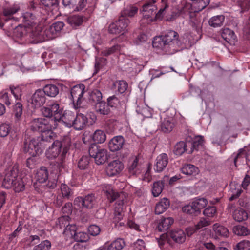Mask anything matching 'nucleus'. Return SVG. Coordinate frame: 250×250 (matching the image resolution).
<instances>
[{"label": "nucleus", "mask_w": 250, "mask_h": 250, "mask_svg": "<svg viewBox=\"0 0 250 250\" xmlns=\"http://www.w3.org/2000/svg\"><path fill=\"white\" fill-rule=\"evenodd\" d=\"M71 146V139L69 136H64L61 140L55 141L46 151L47 158L52 159L56 158L62 151L61 158L54 162V169L60 172L63 168V160Z\"/></svg>", "instance_id": "1"}, {"label": "nucleus", "mask_w": 250, "mask_h": 250, "mask_svg": "<svg viewBox=\"0 0 250 250\" xmlns=\"http://www.w3.org/2000/svg\"><path fill=\"white\" fill-rule=\"evenodd\" d=\"M178 37L177 32L168 30L164 35L154 38L153 47L161 49L167 54H174L178 51L181 45Z\"/></svg>", "instance_id": "2"}, {"label": "nucleus", "mask_w": 250, "mask_h": 250, "mask_svg": "<svg viewBox=\"0 0 250 250\" xmlns=\"http://www.w3.org/2000/svg\"><path fill=\"white\" fill-rule=\"evenodd\" d=\"M23 18L26 23L24 26H17L15 29L14 34L16 37L22 39L29 38V42L30 43L33 38L30 36V34L34 32L36 33V26L39 22L36 21V17L34 13L30 12H26L23 14Z\"/></svg>", "instance_id": "3"}, {"label": "nucleus", "mask_w": 250, "mask_h": 250, "mask_svg": "<svg viewBox=\"0 0 250 250\" xmlns=\"http://www.w3.org/2000/svg\"><path fill=\"white\" fill-rule=\"evenodd\" d=\"M18 173V166L16 165L7 169L2 182V186L6 188H13L16 192L22 191L24 185Z\"/></svg>", "instance_id": "4"}, {"label": "nucleus", "mask_w": 250, "mask_h": 250, "mask_svg": "<svg viewBox=\"0 0 250 250\" xmlns=\"http://www.w3.org/2000/svg\"><path fill=\"white\" fill-rule=\"evenodd\" d=\"M39 138H32L29 142L26 140L24 142V151L31 156L28 158L26 162V166L30 169L34 168L37 164L36 157L42 153Z\"/></svg>", "instance_id": "5"}, {"label": "nucleus", "mask_w": 250, "mask_h": 250, "mask_svg": "<svg viewBox=\"0 0 250 250\" xmlns=\"http://www.w3.org/2000/svg\"><path fill=\"white\" fill-rule=\"evenodd\" d=\"M203 144V139L202 137H199L191 142L185 143L180 141L176 144L174 146L173 152L176 155L180 156L185 151L190 154L193 152L194 149H197L199 146H202Z\"/></svg>", "instance_id": "6"}, {"label": "nucleus", "mask_w": 250, "mask_h": 250, "mask_svg": "<svg viewBox=\"0 0 250 250\" xmlns=\"http://www.w3.org/2000/svg\"><path fill=\"white\" fill-rule=\"evenodd\" d=\"M36 30V33L32 32L30 34V36L33 38L31 41L33 43L42 42L45 40L53 39L57 36L58 34L51 25L43 31L42 27L38 26L37 24Z\"/></svg>", "instance_id": "7"}, {"label": "nucleus", "mask_w": 250, "mask_h": 250, "mask_svg": "<svg viewBox=\"0 0 250 250\" xmlns=\"http://www.w3.org/2000/svg\"><path fill=\"white\" fill-rule=\"evenodd\" d=\"M62 110L60 108L59 104L56 103H51L46 107L42 108V115L49 120L54 121V124L56 125L58 120L61 118Z\"/></svg>", "instance_id": "8"}, {"label": "nucleus", "mask_w": 250, "mask_h": 250, "mask_svg": "<svg viewBox=\"0 0 250 250\" xmlns=\"http://www.w3.org/2000/svg\"><path fill=\"white\" fill-rule=\"evenodd\" d=\"M155 1L151 0L144 4L142 7L143 17L148 20V21L152 22L157 18H160L164 12L161 13L159 10L157 13V7L155 4Z\"/></svg>", "instance_id": "9"}, {"label": "nucleus", "mask_w": 250, "mask_h": 250, "mask_svg": "<svg viewBox=\"0 0 250 250\" xmlns=\"http://www.w3.org/2000/svg\"><path fill=\"white\" fill-rule=\"evenodd\" d=\"M30 127L33 131L42 132L45 130L55 129L56 125L54 124V121L48 118H39L33 119L30 122Z\"/></svg>", "instance_id": "10"}, {"label": "nucleus", "mask_w": 250, "mask_h": 250, "mask_svg": "<svg viewBox=\"0 0 250 250\" xmlns=\"http://www.w3.org/2000/svg\"><path fill=\"white\" fill-rule=\"evenodd\" d=\"M89 153L91 157L94 158L97 165L104 163L108 159L107 149L101 148L96 145H92L89 148Z\"/></svg>", "instance_id": "11"}, {"label": "nucleus", "mask_w": 250, "mask_h": 250, "mask_svg": "<svg viewBox=\"0 0 250 250\" xmlns=\"http://www.w3.org/2000/svg\"><path fill=\"white\" fill-rule=\"evenodd\" d=\"M84 84H80L74 86L71 89V97L75 108L80 107L84 99L83 95L86 92Z\"/></svg>", "instance_id": "12"}, {"label": "nucleus", "mask_w": 250, "mask_h": 250, "mask_svg": "<svg viewBox=\"0 0 250 250\" xmlns=\"http://www.w3.org/2000/svg\"><path fill=\"white\" fill-rule=\"evenodd\" d=\"M130 21L127 18L120 16L117 21L111 24L109 26V31L112 34H122L123 35L127 31V27Z\"/></svg>", "instance_id": "13"}, {"label": "nucleus", "mask_w": 250, "mask_h": 250, "mask_svg": "<svg viewBox=\"0 0 250 250\" xmlns=\"http://www.w3.org/2000/svg\"><path fill=\"white\" fill-rule=\"evenodd\" d=\"M123 163L119 160H115L110 162L106 167V172L109 176H114L119 174L124 169Z\"/></svg>", "instance_id": "14"}, {"label": "nucleus", "mask_w": 250, "mask_h": 250, "mask_svg": "<svg viewBox=\"0 0 250 250\" xmlns=\"http://www.w3.org/2000/svg\"><path fill=\"white\" fill-rule=\"evenodd\" d=\"M105 195L110 202L116 201L124 203L127 202V194L124 192H117L109 188L106 191Z\"/></svg>", "instance_id": "15"}, {"label": "nucleus", "mask_w": 250, "mask_h": 250, "mask_svg": "<svg viewBox=\"0 0 250 250\" xmlns=\"http://www.w3.org/2000/svg\"><path fill=\"white\" fill-rule=\"evenodd\" d=\"M46 98L42 90L38 89L32 95L29 102L33 108L40 107L45 103Z\"/></svg>", "instance_id": "16"}, {"label": "nucleus", "mask_w": 250, "mask_h": 250, "mask_svg": "<svg viewBox=\"0 0 250 250\" xmlns=\"http://www.w3.org/2000/svg\"><path fill=\"white\" fill-rule=\"evenodd\" d=\"M125 140L123 136L118 135L112 138L109 143L108 147L112 152H116L121 149L124 145Z\"/></svg>", "instance_id": "17"}, {"label": "nucleus", "mask_w": 250, "mask_h": 250, "mask_svg": "<svg viewBox=\"0 0 250 250\" xmlns=\"http://www.w3.org/2000/svg\"><path fill=\"white\" fill-rule=\"evenodd\" d=\"M168 158L167 154L162 153L157 156L154 165V169L157 172H162L167 167Z\"/></svg>", "instance_id": "18"}, {"label": "nucleus", "mask_w": 250, "mask_h": 250, "mask_svg": "<svg viewBox=\"0 0 250 250\" xmlns=\"http://www.w3.org/2000/svg\"><path fill=\"white\" fill-rule=\"evenodd\" d=\"M75 113L71 111L66 110L61 115V118L58 120L60 123H64L68 127H71L76 117Z\"/></svg>", "instance_id": "19"}, {"label": "nucleus", "mask_w": 250, "mask_h": 250, "mask_svg": "<svg viewBox=\"0 0 250 250\" xmlns=\"http://www.w3.org/2000/svg\"><path fill=\"white\" fill-rule=\"evenodd\" d=\"M3 15L7 17L5 19V21L7 22L9 20H15V18L13 15L16 13L20 10V7L17 4H13L11 5H6L3 7Z\"/></svg>", "instance_id": "20"}, {"label": "nucleus", "mask_w": 250, "mask_h": 250, "mask_svg": "<svg viewBox=\"0 0 250 250\" xmlns=\"http://www.w3.org/2000/svg\"><path fill=\"white\" fill-rule=\"evenodd\" d=\"M87 123V118L83 114H77L72 126L76 130L84 128Z\"/></svg>", "instance_id": "21"}, {"label": "nucleus", "mask_w": 250, "mask_h": 250, "mask_svg": "<svg viewBox=\"0 0 250 250\" xmlns=\"http://www.w3.org/2000/svg\"><path fill=\"white\" fill-rule=\"evenodd\" d=\"M139 157L137 156H133L130 157L128 161L127 168L129 173L131 175H136L139 171Z\"/></svg>", "instance_id": "22"}, {"label": "nucleus", "mask_w": 250, "mask_h": 250, "mask_svg": "<svg viewBox=\"0 0 250 250\" xmlns=\"http://www.w3.org/2000/svg\"><path fill=\"white\" fill-rule=\"evenodd\" d=\"M174 219L171 217L162 218L159 222L157 228L159 231L165 232L173 224Z\"/></svg>", "instance_id": "23"}, {"label": "nucleus", "mask_w": 250, "mask_h": 250, "mask_svg": "<svg viewBox=\"0 0 250 250\" xmlns=\"http://www.w3.org/2000/svg\"><path fill=\"white\" fill-rule=\"evenodd\" d=\"M212 230L215 235L217 236L227 237L229 235L228 229L218 223H215L213 225Z\"/></svg>", "instance_id": "24"}, {"label": "nucleus", "mask_w": 250, "mask_h": 250, "mask_svg": "<svg viewBox=\"0 0 250 250\" xmlns=\"http://www.w3.org/2000/svg\"><path fill=\"white\" fill-rule=\"evenodd\" d=\"M222 38L227 42L231 43L234 42L236 39L234 32L229 28H224L221 31Z\"/></svg>", "instance_id": "25"}, {"label": "nucleus", "mask_w": 250, "mask_h": 250, "mask_svg": "<svg viewBox=\"0 0 250 250\" xmlns=\"http://www.w3.org/2000/svg\"><path fill=\"white\" fill-rule=\"evenodd\" d=\"M62 196H58L57 198V202L62 203L66 202L69 199L71 194V190L65 184H62L61 186Z\"/></svg>", "instance_id": "26"}, {"label": "nucleus", "mask_w": 250, "mask_h": 250, "mask_svg": "<svg viewBox=\"0 0 250 250\" xmlns=\"http://www.w3.org/2000/svg\"><path fill=\"white\" fill-rule=\"evenodd\" d=\"M170 236L174 241L178 243H183L186 240V234L182 229L172 230Z\"/></svg>", "instance_id": "27"}, {"label": "nucleus", "mask_w": 250, "mask_h": 250, "mask_svg": "<svg viewBox=\"0 0 250 250\" xmlns=\"http://www.w3.org/2000/svg\"><path fill=\"white\" fill-rule=\"evenodd\" d=\"M172 120V118L171 117L164 119L161 124V130L166 133L171 131L174 126Z\"/></svg>", "instance_id": "28"}, {"label": "nucleus", "mask_w": 250, "mask_h": 250, "mask_svg": "<svg viewBox=\"0 0 250 250\" xmlns=\"http://www.w3.org/2000/svg\"><path fill=\"white\" fill-rule=\"evenodd\" d=\"M84 21V17L81 15H73L69 16L67 22L73 27L81 25Z\"/></svg>", "instance_id": "29"}, {"label": "nucleus", "mask_w": 250, "mask_h": 250, "mask_svg": "<svg viewBox=\"0 0 250 250\" xmlns=\"http://www.w3.org/2000/svg\"><path fill=\"white\" fill-rule=\"evenodd\" d=\"M181 172L187 175H196L199 170L197 167L192 164H185L181 168Z\"/></svg>", "instance_id": "30"}, {"label": "nucleus", "mask_w": 250, "mask_h": 250, "mask_svg": "<svg viewBox=\"0 0 250 250\" xmlns=\"http://www.w3.org/2000/svg\"><path fill=\"white\" fill-rule=\"evenodd\" d=\"M102 99V94L101 91L98 89H94L90 93H89L88 100L89 102L92 104H97L101 102Z\"/></svg>", "instance_id": "31"}, {"label": "nucleus", "mask_w": 250, "mask_h": 250, "mask_svg": "<svg viewBox=\"0 0 250 250\" xmlns=\"http://www.w3.org/2000/svg\"><path fill=\"white\" fill-rule=\"evenodd\" d=\"M44 92V95L48 96L54 97L57 95L59 92V88L54 84L46 85L42 90Z\"/></svg>", "instance_id": "32"}, {"label": "nucleus", "mask_w": 250, "mask_h": 250, "mask_svg": "<svg viewBox=\"0 0 250 250\" xmlns=\"http://www.w3.org/2000/svg\"><path fill=\"white\" fill-rule=\"evenodd\" d=\"M245 157L246 158L245 150L243 148H241L237 152L234 153L229 158V160H232L235 166L237 167L238 163H241L244 162Z\"/></svg>", "instance_id": "33"}, {"label": "nucleus", "mask_w": 250, "mask_h": 250, "mask_svg": "<svg viewBox=\"0 0 250 250\" xmlns=\"http://www.w3.org/2000/svg\"><path fill=\"white\" fill-rule=\"evenodd\" d=\"M225 20V17L222 15L215 16L209 20V25L214 28L221 26Z\"/></svg>", "instance_id": "34"}, {"label": "nucleus", "mask_w": 250, "mask_h": 250, "mask_svg": "<svg viewBox=\"0 0 250 250\" xmlns=\"http://www.w3.org/2000/svg\"><path fill=\"white\" fill-rule=\"evenodd\" d=\"M95 194L91 193L84 196H79L75 199L74 203H90L97 202Z\"/></svg>", "instance_id": "35"}, {"label": "nucleus", "mask_w": 250, "mask_h": 250, "mask_svg": "<svg viewBox=\"0 0 250 250\" xmlns=\"http://www.w3.org/2000/svg\"><path fill=\"white\" fill-rule=\"evenodd\" d=\"M233 218L237 222H241L246 220L248 217V213L241 208L236 209L233 214Z\"/></svg>", "instance_id": "36"}, {"label": "nucleus", "mask_w": 250, "mask_h": 250, "mask_svg": "<svg viewBox=\"0 0 250 250\" xmlns=\"http://www.w3.org/2000/svg\"><path fill=\"white\" fill-rule=\"evenodd\" d=\"M198 204H187L182 208V210L184 212L197 215L200 212L199 207L197 206Z\"/></svg>", "instance_id": "37"}, {"label": "nucleus", "mask_w": 250, "mask_h": 250, "mask_svg": "<svg viewBox=\"0 0 250 250\" xmlns=\"http://www.w3.org/2000/svg\"><path fill=\"white\" fill-rule=\"evenodd\" d=\"M95 109L97 113L104 115H108L110 112L108 104L104 101H101L96 104Z\"/></svg>", "instance_id": "38"}, {"label": "nucleus", "mask_w": 250, "mask_h": 250, "mask_svg": "<svg viewBox=\"0 0 250 250\" xmlns=\"http://www.w3.org/2000/svg\"><path fill=\"white\" fill-rule=\"evenodd\" d=\"M48 173L47 169L44 167H42L37 171L36 179L40 183H44L48 179Z\"/></svg>", "instance_id": "39"}, {"label": "nucleus", "mask_w": 250, "mask_h": 250, "mask_svg": "<svg viewBox=\"0 0 250 250\" xmlns=\"http://www.w3.org/2000/svg\"><path fill=\"white\" fill-rule=\"evenodd\" d=\"M106 136L105 132L101 130H96L93 134L92 139L95 143L101 144L105 142Z\"/></svg>", "instance_id": "40"}, {"label": "nucleus", "mask_w": 250, "mask_h": 250, "mask_svg": "<svg viewBox=\"0 0 250 250\" xmlns=\"http://www.w3.org/2000/svg\"><path fill=\"white\" fill-rule=\"evenodd\" d=\"M164 184L163 180L158 181L153 183L152 193L154 197H157L161 194L163 189Z\"/></svg>", "instance_id": "41"}, {"label": "nucleus", "mask_w": 250, "mask_h": 250, "mask_svg": "<svg viewBox=\"0 0 250 250\" xmlns=\"http://www.w3.org/2000/svg\"><path fill=\"white\" fill-rule=\"evenodd\" d=\"M22 105L20 102H17L13 107V115L16 122L20 120L22 114Z\"/></svg>", "instance_id": "42"}, {"label": "nucleus", "mask_w": 250, "mask_h": 250, "mask_svg": "<svg viewBox=\"0 0 250 250\" xmlns=\"http://www.w3.org/2000/svg\"><path fill=\"white\" fill-rule=\"evenodd\" d=\"M125 246L122 239H117L112 242L107 247V250H122Z\"/></svg>", "instance_id": "43"}, {"label": "nucleus", "mask_w": 250, "mask_h": 250, "mask_svg": "<svg viewBox=\"0 0 250 250\" xmlns=\"http://www.w3.org/2000/svg\"><path fill=\"white\" fill-rule=\"evenodd\" d=\"M234 233L239 236H246L250 234V230L246 227L241 225H237L233 227Z\"/></svg>", "instance_id": "44"}, {"label": "nucleus", "mask_w": 250, "mask_h": 250, "mask_svg": "<svg viewBox=\"0 0 250 250\" xmlns=\"http://www.w3.org/2000/svg\"><path fill=\"white\" fill-rule=\"evenodd\" d=\"M123 47V45L117 44L111 47L103 49L101 53L103 56H108L115 52L121 51Z\"/></svg>", "instance_id": "45"}, {"label": "nucleus", "mask_w": 250, "mask_h": 250, "mask_svg": "<svg viewBox=\"0 0 250 250\" xmlns=\"http://www.w3.org/2000/svg\"><path fill=\"white\" fill-rule=\"evenodd\" d=\"M138 114H141L146 118H148L151 116V112L150 108L147 105L144 104L142 106H138L136 109Z\"/></svg>", "instance_id": "46"}, {"label": "nucleus", "mask_w": 250, "mask_h": 250, "mask_svg": "<svg viewBox=\"0 0 250 250\" xmlns=\"http://www.w3.org/2000/svg\"><path fill=\"white\" fill-rule=\"evenodd\" d=\"M138 12V8L136 7L133 6H129L126 7L121 13V16H124L127 18V17H133Z\"/></svg>", "instance_id": "47"}, {"label": "nucleus", "mask_w": 250, "mask_h": 250, "mask_svg": "<svg viewBox=\"0 0 250 250\" xmlns=\"http://www.w3.org/2000/svg\"><path fill=\"white\" fill-rule=\"evenodd\" d=\"M41 2L49 10H53L58 9L59 0H41Z\"/></svg>", "instance_id": "48"}, {"label": "nucleus", "mask_w": 250, "mask_h": 250, "mask_svg": "<svg viewBox=\"0 0 250 250\" xmlns=\"http://www.w3.org/2000/svg\"><path fill=\"white\" fill-rule=\"evenodd\" d=\"M90 158L87 156H82L78 161V167L82 169H85L89 166Z\"/></svg>", "instance_id": "49"}, {"label": "nucleus", "mask_w": 250, "mask_h": 250, "mask_svg": "<svg viewBox=\"0 0 250 250\" xmlns=\"http://www.w3.org/2000/svg\"><path fill=\"white\" fill-rule=\"evenodd\" d=\"M114 85L117 87L118 91L121 94L124 93L128 87L127 83L125 81H117Z\"/></svg>", "instance_id": "50"}, {"label": "nucleus", "mask_w": 250, "mask_h": 250, "mask_svg": "<svg viewBox=\"0 0 250 250\" xmlns=\"http://www.w3.org/2000/svg\"><path fill=\"white\" fill-rule=\"evenodd\" d=\"M51 244L48 240H44L33 248V250H49Z\"/></svg>", "instance_id": "51"}, {"label": "nucleus", "mask_w": 250, "mask_h": 250, "mask_svg": "<svg viewBox=\"0 0 250 250\" xmlns=\"http://www.w3.org/2000/svg\"><path fill=\"white\" fill-rule=\"evenodd\" d=\"M73 238L77 242H84L89 239V236L87 234L83 232L74 233Z\"/></svg>", "instance_id": "52"}, {"label": "nucleus", "mask_w": 250, "mask_h": 250, "mask_svg": "<svg viewBox=\"0 0 250 250\" xmlns=\"http://www.w3.org/2000/svg\"><path fill=\"white\" fill-rule=\"evenodd\" d=\"M124 204H116L115 207L114 215L116 221L120 220L123 216Z\"/></svg>", "instance_id": "53"}, {"label": "nucleus", "mask_w": 250, "mask_h": 250, "mask_svg": "<svg viewBox=\"0 0 250 250\" xmlns=\"http://www.w3.org/2000/svg\"><path fill=\"white\" fill-rule=\"evenodd\" d=\"M211 221L210 220L205 218L204 217H201L197 223L195 225L196 229L199 230L203 228L208 227L211 224Z\"/></svg>", "instance_id": "54"}, {"label": "nucleus", "mask_w": 250, "mask_h": 250, "mask_svg": "<svg viewBox=\"0 0 250 250\" xmlns=\"http://www.w3.org/2000/svg\"><path fill=\"white\" fill-rule=\"evenodd\" d=\"M76 229L77 228L75 225H70L69 224H68V225H67V226L64 229L63 233L65 234L66 235L70 236L71 237H73L74 233H76Z\"/></svg>", "instance_id": "55"}, {"label": "nucleus", "mask_w": 250, "mask_h": 250, "mask_svg": "<svg viewBox=\"0 0 250 250\" xmlns=\"http://www.w3.org/2000/svg\"><path fill=\"white\" fill-rule=\"evenodd\" d=\"M53 129H50L48 130H45L42 132V140L45 141H50L53 138L54 136V133L52 131Z\"/></svg>", "instance_id": "56"}, {"label": "nucleus", "mask_w": 250, "mask_h": 250, "mask_svg": "<svg viewBox=\"0 0 250 250\" xmlns=\"http://www.w3.org/2000/svg\"><path fill=\"white\" fill-rule=\"evenodd\" d=\"M249 248H250V241L244 240L237 243L234 247V249L235 250H244Z\"/></svg>", "instance_id": "57"}, {"label": "nucleus", "mask_w": 250, "mask_h": 250, "mask_svg": "<svg viewBox=\"0 0 250 250\" xmlns=\"http://www.w3.org/2000/svg\"><path fill=\"white\" fill-rule=\"evenodd\" d=\"M216 213V208L213 206H208L206 207L203 211L204 215L208 217H213Z\"/></svg>", "instance_id": "58"}, {"label": "nucleus", "mask_w": 250, "mask_h": 250, "mask_svg": "<svg viewBox=\"0 0 250 250\" xmlns=\"http://www.w3.org/2000/svg\"><path fill=\"white\" fill-rule=\"evenodd\" d=\"M10 89L11 93L13 95L16 100H20L21 98L22 95V91L20 87H14V86H10Z\"/></svg>", "instance_id": "59"}, {"label": "nucleus", "mask_w": 250, "mask_h": 250, "mask_svg": "<svg viewBox=\"0 0 250 250\" xmlns=\"http://www.w3.org/2000/svg\"><path fill=\"white\" fill-rule=\"evenodd\" d=\"M191 25L197 33L200 35L202 26V23L198 20L193 19L191 21Z\"/></svg>", "instance_id": "60"}, {"label": "nucleus", "mask_w": 250, "mask_h": 250, "mask_svg": "<svg viewBox=\"0 0 250 250\" xmlns=\"http://www.w3.org/2000/svg\"><path fill=\"white\" fill-rule=\"evenodd\" d=\"M237 3L241 8V13L247 11L250 7V0H240Z\"/></svg>", "instance_id": "61"}, {"label": "nucleus", "mask_w": 250, "mask_h": 250, "mask_svg": "<svg viewBox=\"0 0 250 250\" xmlns=\"http://www.w3.org/2000/svg\"><path fill=\"white\" fill-rule=\"evenodd\" d=\"M10 126L7 124H2L0 125V137H4L8 135L10 131Z\"/></svg>", "instance_id": "62"}, {"label": "nucleus", "mask_w": 250, "mask_h": 250, "mask_svg": "<svg viewBox=\"0 0 250 250\" xmlns=\"http://www.w3.org/2000/svg\"><path fill=\"white\" fill-rule=\"evenodd\" d=\"M209 2L210 0H198V1L195 3V7L197 11H200L206 7Z\"/></svg>", "instance_id": "63"}, {"label": "nucleus", "mask_w": 250, "mask_h": 250, "mask_svg": "<svg viewBox=\"0 0 250 250\" xmlns=\"http://www.w3.org/2000/svg\"><path fill=\"white\" fill-rule=\"evenodd\" d=\"M101 229L99 226L95 225H90L88 228L89 234L92 236H97L100 232Z\"/></svg>", "instance_id": "64"}]
</instances>
